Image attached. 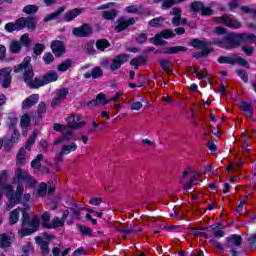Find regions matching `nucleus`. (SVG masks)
<instances>
[{
  "mask_svg": "<svg viewBox=\"0 0 256 256\" xmlns=\"http://www.w3.org/2000/svg\"><path fill=\"white\" fill-rule=\"evenodd\" d=\"M71 199V207L68 210H64L62 212V218L59 217L54 218L53 225H73L75 223H79L83 221V215L81 214V210L79 209V204Z\"/></svg>",
  "mask_w": 256,
  "mask_h": 256,
  "instance_id": "1",
  "label": "nucleus"
},
{
  "mask_svg": "<svg viewBox=\"0 0 256 256\" xmlns=\"http://www.w3.org/2000/svg\"><path fill=\"white\" fill-rule=\"evenodd\" d=\"M176 34L171 29H164L160 31L158 34H155L154 37L150 38L149 41L158 47H165L167 45V41L164 39H175Z\"/></svg>",
  "mask_w": 256,
  "mask_h": 256,
  "instance_id": "2",
  "label": "nucleus"
},
{
  "mask_svg": "<svg viewBox=\"0 0 256 256\" xmlns=\"http://www.w3.org/2000/svg\"><path fill=\"white\" fill-rule=\"evenodd\" d=\"M25 208H20V212L22 213L20 222L21 225H41V218L37 215H34L31 219V206L27 203H24Z\"/></svg>",
  "mask_w": 256,
  "mask_h": 256,
  "instance_id": "3",
  "label": "nucleus"
},
{
  "mask_svg": "<svg viewBox=\"0 0 256 256\" xmlns=\"http://www.w3.org/2000/svg\"><path fill=\"white\" fill-rule=\"evenodd\" d=\"M35 77V72H33V66L30 64L28 68L25 69L23 74V81L26 83L29 89H39V77Z\"/></svg>",
  "mask_w": 256,
  "mask_h": 256,
  "instance_id": "4",
  "label": "nucleus"
},
{
  "mask_svg": "<svg viewBox=\"0 0 256 256\" xmlns=\"http://www.w3.org/2000/svg\"><path fill=\"white\" fill-rule=\"evenodd\" d=\"M37 23V18L35 16L21 17L16 19V25L19 31L23 29H29V31H35Z\"/></svg>",
  "mask_w": 256,
  "mask_h": 256,
  "instance_id": "5",
  "label": "nucleus"
},
{
  "mask_svg": "<svg viewBox=\"0 0 256 256\" xmlns=\"http://www.w3.org/2000/svg\"><path fill=\"white\" fill-rule=\"evenodd\" d=\"M72 35L80 39L91 37L93 35V26L89 23H84L79 27L73 28Z\"/></svg>",
  "mask_w": 256,
  "mask_h": 256,
  "instance_id": "6",
  "label": "nucleus"
},
{
  "mask_svg": "<svg viewBox=\"0 0 256 256\" xmlns=\"http://www.w3.org/2000/svg\"><path fill=\"white\" fill-rule=\"evenodd\" d=\"M240 46H241V41L239 38V34L229 32L224 36V49H227V50L237 49V47H240Z\"/></svg>",
  "mask_w": 256,
  "mask_h": 256,
  "instance_id": "7",
  "label": "nucleus"
},
{
  "mask_svg": "<svg viewBox=\"0 0 256 256\" xmlns=\"http://www.w3.org/2000/svg\"><path fill=\"white\" fill-rule=\"evenodd\" d=\"M183 11L179 7L172 8L170 15L173 16L171 23L174 27H181V25H188L187 18L181 17Z\"/></svg>",
  "mask_w": 256,
  "mask_h": 256,
  "instance_id": "8",
  "label": "nucleus"
},
{
  "mask_svg": "<svg viewBox=\"0 0 256 256\" xmlns=\"http://www.w3.org/2000/svg\"><path fill=\"white\" fill-rule=\"evenodd\" d=\"M214 21L217 23H224V25L230 27V29H241V21L233 20L227 14L214 18Z\"/></svg>",
  "mask_w": 256,
  "mask_h": 256,
  "instance_id": "9",
  "label": "nucleus"
},
{
  "mask_svg": "<svg viewBox=\"0 0 256 256\" xmlns=\"http://www.w3.org/2000/svg\"><path fill=\"white\" fill-rule=\"evenodd\" d=\"M59 79V75H57V72L50 71L47 74L38 77V89L39 87H45V85H49V83H53Z\"/></svg>",
  "mask_w": 256,
  "mask_h": 256,
  "instance_id": "10",
  "label": "nucleus"
},
{
  "mask_svg": "<svg viewBox=\"0 0 256 256\" xmlns=\"http://www.w3.org/2000/svg\"><path fill=\"white\" fill-rule=\"evenodd\" d=\"M11 71H13L11 67H6L0 70V81H2L3 89H9L11 87Z\"/></svg>",
  "mask_w": 256,
  "mask_h": 256,
  "instance_id": "11",
  "label": "nucleus"
},
{
  "mask_svg": "<svg viewBox=\"0 0 256 256\" xmlns=\"http://www.w3.org/2000/svg\"><path fill=\"white\" fill-rule=\"evenodd\" d=\"M129 54H118L112 59V63L110 65L111 71H117L121 69V65L123 63H127L129 61Z\"/></svg>",
  "mask_w": 256,
  "mask_h": 256,
  "instance_id": "12",
  "label": "nucleus"
},
{
  "mask_svg": "<svg viewBox=\"0 0 256 256\" xmlns=\"http://www.w3.org/2000/svg\"><path fill=\"white\" fill-rule=\"evenodd\" d=\"M66 121L69 129H81V127H85V125H87L86 121H81V116L75 114L68 117Z\"/></svg>",
  "mask_w": 256,
  "mask_h": 256,
  "instance_id": "13",
  "label": "nucleus"
},
{
  "mask_svg": "<svg viewBox=\"0 0 256 256\" xmlns=\"http://www.w3.org/2000/svg\"><path fill=\"white\" fill-rule=\"evenodd\" d=\"M136 22L135 18L125 19V17H121L117 20V25L114 27L116 33H121L125 31L128 27H131Z\"/></svg>",
  "mask_w": 256,
  "mask_h": 256,
  "instance_id": "14",
  "label": "nucleus"
},
{
  "mask_svg": "<svg viewBox=\"0 0 256 256\" xmlns=\"http://www.w3.org/2000/svg\"><path fill=\"white\" fill-rule=\"evenodd\" d=\"M50 47L55 57H62L63 55H65V46H63V41L54 40L52 41Z\"/></svg>",
  "mask_w": 256,
  "mask_h": 256,
  "instance_id": "15",
  "label": "nucleus"
},
{
  "mask_svg": "<svg viewBox=\"0 0 256 256\" xmlns=\"http://www.w3.org/2000/svg\"><path fill=\"white\" fill-rule=\"evenodd\" d=\"M39 103V94H32L22 102V109L28 110Z\"/></svg>",
  "mask_w": 256,
  "mask_h": 256,
  "instance_id": "16",
  "label": "nucleus"
},
{
  "mask_svg": "<svg viewBox=\"0 0 256 256\" xmlns=\"http://www.w3.org/2000/svg\"><path fill=\"white\" fill-rule=\"evenodd\" d=\"M187 229H188V231H193L192 232L193 235H199L200 237H205V239H207V237H209V235L205 232H199V231H213V230L217 229V227H215V226H209V227H206V228H191V227H188Z\"/></svg>",
  "mask_w": 256,
  "mask_h": 256,
  "instance_id": "17",
  "label": "nucleus"
},
{
  "mask_svg": "<svg viewBox=\"0 0 256 256\" xmlns=\"http://www.w3.org/2000/svg\"><path fill=\"white\" fill-rule=\"evenodd\" d=\"M239 109L243 111L244 115H246V117H248L249 119H251V117H253V105H251V103L249 102H241L239 104Z\"/></svg>",
  "mask_w": 256,
  "mask_h": 256,
  "instance_id": "18",
  "label": "nucleus"
},
{
  "mask_svg": "<svg viewBox=\"0 0 256 256\" xmlns=\"http://www.w3.org/2000/svg\"><path fill=\"white\" fill-rule=\"evenodd\" d=\"M187 51V47L184 46H172L164 49V55H177Z\"/></svg>",
  "mask_w": 256,
  "mask_h": 256,
  "instance_id": "19",
  "label": "nucleus"
},
{
  "mask_svg": "<svg viewBox=\"0 0 256 256\" xmlns=\"http://www.w3.org/2000/svg\"><path fill=\"white\" fill-rule=\"evenodd\" d=\"M114 231H116L117 233H123L122 238L127 239L128 235H135L137 233H141V231H143V229L135 230V229H126V228L115 227Z\"/></svg>",
  "mask_w": 256,
  "mask_h": 256,
  "instance_id": "20",
  "label": "nucleus"
},
{
  "mask_svg": "<svg viewBox=\"0 0 256 256\" xmlns=\"http://www.w3.org/2000/svg\"><path fill=\"white\" fill-rule=\"evenodd\" d=\"M4 190L6 191V197L9 203H11V205H17V202L15 200V190H13V186L6 185L4 187Z\"/></svg>",
  "mask_w": 256,
  "mask_h": 256,
  "instance_id": "21",
  "label": "nucleus"
},
{
  "mask_svg": "<svg viewBox=\"0 0 256 256\" xmlns=\"http://www.w3.org/2000/svg\"><path fill=\"white\" fill-rule=\"evenodd\" d=\"M30 65L31 57H26L21 64L14 66V73H21V71L28 69Z\"/></svg>",
  "mask_w": 256,
  "mask_h": 256,
  "instance_id": "22",
  "label": "nucleus"
},
{
  "mask_svg": "<svg viewBox=\"0 0 256 256\" xmlns=\"http://www.w3.org/2000/svg\"><path fill=\"white\" fill-rule=\"evenodd\" d=\"M191 47H194V49H200V50H206L207 47H209V43L199 40L197 38H193L190 42Z\"/></svg>",
  "mask_w": 256,
  "mask_h": 256,
  "instance_id": "23",
  "label": "nucleus"
},
{
  "mask_svg": "<svg viewBox=\"0 0 256 256\" xmlns=\"http://www.w3.org/2000/svg\"><path fill=\"white\" fill-rule=\"evenodd\" d=\"M73 151H77V144L75 142L64 145L61 148L59 155H69V153H73Z\"/></svg>",
  "mask_w": 256,
  "mask_h": 256,
  "instance_id": "24",
  "label": "nucleus"
},
{
  "mask_svg": "<svg viewBox=\"0 0 256 256\" xmlns=\"http://www.w3.org/2000/svg\"><path fill=\"white\" fill-rule=\"evenodd\" d=\"M119 15V10L112 9L109 11H103L102 12V19H105L106 21H115V18Z\"/></svg>",
  "mask_w": 256,
  "mask_h": 256,
  "instance_id": "25",
  "label": "nucleus"
},
{
  "mask_svg": "<svg viewBox=\"0 0 256 256\" xmlns=\"http://www.w3.org/2000/svg\"><path fill=\"white\" fill-rule=\"evenodd\" d=\"M82 11H83V9H81V8H74L72 10H69L65 15L66 21H68V22L73 21V19H75L76 17H79V15H81Z\"/></svg>",
  "mask_w": 256,
  "mask_h": 256,
  "instance_id": "26",
  "label": "nucleus"
},
{
  "mask_svg": "<svg viewBox=\"0 0 256 256\" xmlns=\"http://www.w3.org/2000/svg\"><path fill=\"white\" fill-rule=\"evenodd\" d=\"M236 59H237V54H232L230 56L219 57L218 62L221 64L227 63L228 65H236Z\"/></svg>",
  "mask_w": 256,
  "mask_h": 256,
  "instance_id": "27",
  "label": "nucleus"
},
{
  "mask_svg": "<svg viewBox=\"0 0 256 256\" xmlns=\"http://www.w3.org/2000/svg\"><path fill=\"white\" fill-rule=\"evenodd\" d=\"M33 51V59H37L40 55H42L43 51H45V44L43 43H36L32 48Z\"/></svg>",
  "mask_w": 256,
  "mask_h": 256,
  "instance_id": "28",
  "label": "nucleus"
},
{
  "mask_svg": "<svg viewBox=\"0 0 256 256\" xmlns=\"http://www.w3.org/2000/svg\"><path fill=\"white\" fill-rule=\"evenodd\" d=\"M37 135H39V132L37 130H34L32 134L29 136L28 141L25 145V149L27 151H31V147L35 145V141H37Z\"/></svg>",
  "mask_w": 256,
  "mask_h": 256,
  "instance_id": "29",
  "label": "nucleus"
},
{
  "mask_svg": "<svg viewBox=\"0 0 256 256\" xmlns=\"http://www.w3.org/2000/svg\"><path fill=\"white\" fill-rule=\"evenodd\" d=\"M21 49H22L21 42H19L17 40H12L10 42V45H9L10 53H14L15 55H17V54L21 53Z\"/></svg>",
  "mask_w": 256,
  "mask_h": 256,
  "instance_id": "30",
  "label": "nucleus"
},
{
  "mask_svg": "<svg viewBox=\"0 0 256 256\" xmlns=\"http://www.w3.org/2000/svg\"><path fill=\"white\" fill-rule=\"evenodd\" d=\"M29 176L30 174L27 173V171H24L21 168H17L14 179L15 181H26Z\"/></svg>",
  "mask_w": 256,
  "mask_h": 256,
  "instance_id": "31",
  "label": "nucleus"
},
{
  "mask_svg": "<svg viewBox=\"0 0 256 256\" xmlns=\"http://www.w3.org/2000/svg\"><path fill=\"white\" fill-rule=\"evenodd\" d=\"M20 213H21V208H16L10 212L9 223L11 225H15V223L19 222Z\"/></svg>",
  "mask_w": 256,
  "mask_h": 256,
  "instance_id": "32",
  "label": "nucleus"
},
{
  "mask_svg": "<svg viewBox=\"0 0 256 256\" xmlns=\"http://www.w3.org/2000/svg\"><path fill=\"white\" fill-rule=\"evenodd\" d=\"M65 6H62L60 8H58L57 11L49 14L47 17L44 18V23H49V21H53V19H57V17H59V15H61V13H63V11H65Z\"/></svg>",
  "mask_w": 256,
  "mask_h": 256,
  "instance_id": "33",
  "label": "nucleus"
},
{
  "mask_svg": "<svg viewBox=\"0 0 256 256\" xmlns=\"http://www.w3.org/2000/svg\"><path fill=\"white\" fill-rule=\"evenodd\" d=\"M65 6H62L60 8H58L57 11L49 14L47 17L44 18V23H49V21H53V19H57V17H59V15H61V13H63V11H65Z\"/></svg>",
  "mask_w": 256,
  "mask_h": 256,
  "instance_id": "34",
  "label": "nucleus"
},
{
  "mask_svg": "<svg viewBox=\"0 0 256 256\" xmlns=\"http://www.w3.org/2000/svg\"><path fill=\"white\" fill-rule=\"evenodd\" d=\"M65 6H62L60 8H58L57 11L49 14L47 17L44 18V23H49V21H53V19H57V17H59V15H61V13H63V11H65Z\"/></svg>",
  "mask_w": 256,
  "mask_h": 256,
  "instance_id": "35",
  "label": "nucleus"
},
{
  "mask_svg": "<svg viewBox=\"0 0 256 256\" xmlns=\"http://www.w3.org/2000/svg\"><path fill=\"white\" fill-rule=\"evenodd\" d=\"M108 47H111V43H109L107 39H98L96 41V49H98V51H105Z\"/></svg>",
  "mask_w": 256,
  "mask_h": 256,
  "instance_id": "36",
  "label": "nucleus"
},
{
  "mask_svg": "<svg viewBox=\"0 0 256 256\" xmlns=\"http://www.w3.org/2000/svg\"><path fill=\"white\" fill-rule=\"evenodd\" d=\"M0 247L1 249L11 247V238L7 234H0Z\"/></svg>",
  "mask_w": 256,
  "mask_h": 256,
  "instance_id": "37",
  "label": "nucleus"
},
{
  "mask_svg": "<svg viewBox=\"0 0 256 256\" xmlns=\"http://www.w3.org/2000/svg\"><path fill=\"white\" fill-rule=\"evenodd\" d=\"M47 112V104L45 102H40L38 105L37 113L34 114L33 117H37L38 119H41L43 115Z\"/></svg>",
  "mask_w": 256,
  "mask_h": 256,
  "instance_id": "38",
  "label": "nucleus"
},
{
  "mask_svg": "<svg viewBox=\"0 0 256 256\" xmlns=\"http://www.w3.org/2000/svg\"><path fill=\"white\" fill-rule=\"evenodd\" d=\"M39 11V6L37 5H26L23 9L22 12H24L26 15H35Z\"/></svg>",
  "mask_w": 256,
  "mask_h": 256,
  "instance_id": "39",
  "label": "nucleus"
},
{
  "mask_svg": "<svg viewBox=\"0 0 256 256\" xmlns=\"http://www.w3.org/2000/svg\"><path fill=\"white\" fill-rule=\"evenodd\" d=\"M165 23V18L163 16L153 18L148 22L149 27H161Z\"/></svg>",
  "mask_w": 256,
  "mask_h": 256,
  "instance_id": "40",
  "label": "nucleus"
},
{
  "mask_svg": "<svg viewBox=\"0 0 256 256\" xmlns=\"http://www.w3.org/2000/svg\"><path fill=\"white\" fill-rule=\"evenodd\" d=\"M77 229L84 237H91V235H93V230L85 225H78Z\"/></svg>",
  "mask_w": 256,
  "mask_h": 256,
  "instance_id": "41",
  "label": "nucleus"
},
{
  "mask_svg": "<svg viewBox=\"0 0 256 256\" xmlns=\"http://www.w3.org/2000/svg\"><path fill=\"white\" fill-rule=\"evenodd\" d=\"M37 231V226H31V228H22L19 230L20 237H27V235H33Z\"/></svg>",
  "mask_w": 256,
  "mask_h": 256,
  "instance_id": "42",
  "label": "nucleus"
},
{
  "mask_svg": "<svg viewBox=\"0 0 256 256\" xmlns=\"http://www.w3.org/2000/svg\"><path fill=\"white\" fill-rule=\"evenodd\" d=\"M73 64V61L71 59H67L66 61L62 62L57 66V69L64 73V71H69L71 69V65Z\"/></svg>",
  "mask_w": 256,
  "mask_h": 256,
  "instance_id": "43",
  "label": "nucleus"
},
{
  "mask_svg": "<svg viewBox=\"0 0 256 256\" xmlns=\"http://www.w3.org/2000/svg\"><path fill=\"white\" fill-rule=\"evenodd\" d=\"M69 126H66L65 132L62 134V137L64 139V143H68V141H73L75 139V134H73V131L68 130Z\"/></svg>",
  "mask_w": 256,
  "mask_h": 256,
  "instance_id": "44",
  "label": "nucleus"
},
{
  "mask_svg": "<svg viewBox=\"0 0 256 256\" xmlns=\"http://www.w3.org/2000/svg\"><path fill=\"white\" fill-rule=\"evenodd\" d=\"M20 45L23 47H26V49H30L31 48V39H29V34H23L20 37V41H19Z\"/></svg>",
  "mask_w": 256,
  "mask_h": 256,
  "instance_id": "45",
  "label": "nucleus"
},
{
  "mask_svg": "<svg viewBox=\"0 0 256 256\" xmlns=\"http://www.w3.org/2000/svg\"><path fill=\"white\" fill-rule=\"evenodd\" d=\"M159 63L165 73H171V70H170L171 60L170 59H160Z\"/></svg>",
  "mask_w": 256,
  "mask_h": 256,
  "instance_id": "46",
  "label": "nucleus"
},
{
  "mask_svg": "<svg viewBox=\"0 0 256 256\" xmlns=\"http://www.w3.org/2000/svg\"><path fill=\"white\" fill-rule=\"evenodd\" d=\"M95 42L91 41L88 42L85 47H84V51L87 55H95V53H97V50H95V46H94Z\"/></svg>",
  "mask_w": 256,
  "mask_h": 256,
  "instance_id": "47",
  "label": "nucleus"
},
{
  "mask_svg": "<svg viewBox=\"0 0 256 256\" xmlns=\"http://www.w3.org/2000/svg\"><path fill=\"white\" fill-rule=\"evenodd\" d=\"M147 63V56H138L130 61V65H145Z\"/></svg>",
  "mask_w": 256,
  "mask_h": 256,
  "instance_id": "48",
  "label": "nucleus"
},
{
  "mask_svg": "<svg viewBox=\"0 0 256 256\" xmlns=\"http://www.w3.org/2000/svg\"><path fill=\"white\" fill-rule=\"evenodd\" d=\"M23 191H25V188L23 187V184H18L16 193H15V200H16V205L19 203L23 197Z\"/></svg>",
  "mask_w": 256,
  "mask_h": 256,
  "instance_id": "49",
  "label": "nucleus"
},
{
  "mask_svg": "<svg viewBox=\"0 0 256 256\" xmlns=\"http://www.w3.org/2000/svg\"><path fill=\"white\" fill-rule=\"evenodd\" d=\"M92 79H101L103 77V69L101 67L96 66L91 71Z\"/></svg>",
  "mask_w": 256,
  "mask_h": 256,
  "instance_id": "50",
  "label": "nucleus"
},
{
  "mask_svg": "<svg viewBox=\"0 0 256 256\" xmlns=\"http://www.w3.org/2000/svg\"><path fill=\"white\" fill-rule=\"evenodd\" d=\"M20 125H21V127H23L24 129H27V127H29V125H31V116H29V114H24V115L21 117Z\"/></svg>",
  "mask_w": 256,
  "mask_h": 256,
  "instance_id": "51",
  "label": "nucleus"
},
{
  "mask_svg": "<svg viewBox=\"0 0 256 256\" xmlns=\"http://www.w3.org/2000/svg\"><path fill=\"white\" fill-rule=\"evenodd\" d=\"M41 161H43V154H38L31 162L32 169H39L41 167Z\"/></svg>",
  "mask_w": 256,
  "mask_h": 256,
  "instance_id": "52",
  "label": "nucleus"
},
{
  "mask_svg": "<svg viewBox=\"0 0 256 256\" xmlns=\"http://www.w3.org/2000/svg\"><path fill=\"white\" fill-rule=\"evenodd\" d=\"M204 7L203 2L201 1H195L191 3V10L194 11V13H199V11H202Z\"/></svg>",
  "mask_w": 256,
  "mask_h": 256,
  "instance_id": "53",
  "label": "nucleus"
},
{
  "mask_svg": "<svg viewBox=\"0 0 256 256\" xmlns=\"http://www.w3.org/2000/svg\"><path fill=\"white\" fill-rule=\"evenodd\" d=\"M4 29L5 31H7V33H13V31H19V28L17 26V20L15 21V23L13 22L7 23Z\"/></svg>",
  "mask_w": 256,
  "mask_h": 256,
  "instance_id": "54",
  "label": "nucleus"
},
{
  "mask_svg": "<svg viewBox=\"0 0 256 256\" xmlns=\"http://www.w3.org/2000/svg\"><path fill=\"white\" fill-rule=\"evenodd\" d=\"M109 103V100L105 97V94L100 93L96 96V104L99 107L100 105H107Z\"/></svg>",
  "mask_w": 256,
  "mask_h": 256,
  "instance_id": "55",
  "label": "nucleus"
},
{
  "mask_svg": "<svg viewBox=\"0 0 256 256\" xmlns=\"http://www.w3.org/2000/svg\"><path fill=\"white\" fill-rule=\"evenodd\" d=\"M43 61L46 65H51L55 61V57L51 52H47L43 56Z\"/></svg>",
  "mask_w": 256,
  "mask_h": 256,
  "instance_id": "56",
  "label": "nucleus"
},
{
  "mask_svg": "<svg viewBox=\"0 0 256 256\" xmlns=\"http://www.w3.org/2000/svg\"><path fill=\"white\" fill-rule=\"evenodd\" d=\"M188 71H189V73L195 74L198 79H205V77H207L209 75L207 73H202L201 74L199 71L194 69L193 66L188 67Z\"/></svg>",
  "mask_w": 256,
  "mask_h": 256,
  "instance_id": "57",
  "label": "nucleus"
},
{
  "mask_svg": "<svg viewBox=\"0 0 256 256\" xmlns=\"http://www.w3.org/2000/svg\"><path fill=\"white\" fill-rule=\"evenodd\" d=\"M209 53H211L210 49H205L202 52H196L192 54L194 59H201V57H208Z\"/></svg>",
  "mask_w": 256,
  "mask_h": 256,
  "instance_id": "58",
  "label": "nucleus"
},
{
  "mask_svg": "<svg viewBox=\"0 0 256 256\" xmlns=\"http://www.w3.org/2000/svg\"><path fill=\"white\" fill-rule=\"evenodd\" d=\"M236 74L239 78L242 79V81H244V83H247L249 81V76L247 75V72L245 70L238 69L236 70Z\"/></svg>",
  "mask_w": 256,
  "mask_h": 256,
  "instance_id": "59",
  "label": "nucleus"
},
{
  "mask_svg": "<svg viewBox=\"0 0 256 256\" xmlns=\"http://www.w3.org/2000/svg\"><path fill=\"white\" fill-rule=\"evenodd\" d=\"M67 95H69V89L67 88H61L60 90H58L57 96L58 98L62 99L63 101H65V99H67Z\"/></svg>",
  "mask_w": 256,
  "mask_h": 256,
  "instance_id": "60",
  "label": "nucleus"
},
{
  "mask_svg": "<svg viewBox=\"0 0 256 256\" xmlns=\"http://www.w3.org/2000/svg\"><path fill=\"white\" fill-rule=\"evenodd\" d=\"M37 193H38L39 197H45V195H47V184L42 182L38 188Z\"/></svg>",
  "mask_w": 256,
  "mask_h": 256,
  "instance_id": "61",
  "label": "nucleus"
},
{
  "mask_svg": "<svg viewBox=\"0 0 256 256\" xmlns=\"http://www.w3.org/2000/svg\"><path fill=\"white\" fill-rule=\"evenodd\" d=\"M175 5V0H162V9L167 11V9H171Z\"/></svg>",
  "mask_w": 256,
  "mask_h": 256,
  "instance_id": "62",
  "label": "nucleus"
},
{
  "mask_svg": "<svg viewBox=\"0 0 256 256\" xmlns=\"http://www.w3.org/2000/svg\"><path fill=\"white\" fill-rule=\"evenodd\" d=\"M22 251L25 255H31V253L34 251L33 244L27 243L22 247Z\"/></svg>",
  "mask_w": 256,
  "mask_h": 256,
  "instance_id": "63",
  "label": "nucleus"
},
{
  "mask_svg": "<svg viewBox=\"0 0 256 256\" xmlns=\"http://www.w3.org/2000/svg\"><path fill=\"white\" fill-rule=\"evenodd\" d=\"M40 249L42 251V255H49V252L51 251L49 249V240L46 242H42V244L40 245Z\"/></svg>",
  "mask_w": 256,
  "mask_h": 256,
  "instance_id": "64",
  "label": "nucleus"
}]
</instances>
